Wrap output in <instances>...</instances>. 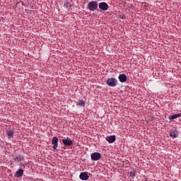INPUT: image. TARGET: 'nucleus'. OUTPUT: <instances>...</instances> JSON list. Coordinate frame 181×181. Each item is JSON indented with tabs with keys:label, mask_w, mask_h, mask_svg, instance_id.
I'll return each mask as SVG.
<instances>
[{
	"label": "nucleus",
	"mask_w": 181,
	"mask_h": 181,
	"mask_svg": "<svg viewBox=\"0 0 181 181\" xmlns=\"http://www.w3.org/2000/svg\"><path fill=\"white\" fill-rule=\"evenodd\" d=\"M181 117V113H178V114H175V115H173L170 118V121H172L173 119H176V118H179Z\"/></svg>",
	"instance_id": "obj_13"
},
{
	"label": "nucleus",
	"mask_w": 181,
	"mask_h": 181,
	"mask_svg": "<svg viewBox=\"0 0 181 181\" xmlns=\"http://www.w3.org/2000/svg\"><path fill=\"white\" fill-rule=\"evenodd\" d=\"M59 139L57 137H53L52 144L53 145V149H56L58 146Z\"/></svg>",
	"instance_id": "obj_8"
},
{
	"label": "nucleus",
	"mask_w": 181,
	"mask_h": 181,
	"mask_svg": "<svg viewBox=\"0 0 181 181\" xmlns=\"http://www.w3.org/2000/svg\"><path fill=\"white\" fill-rule=\"evenodd\" d=\"M6 134L8 139L13 138V130H7Z\"/></svg>",
	"instance_id": "obj_14"
},
{
	"label": "nucleus",
	"mask_w": 181,
	"mask_h": 181,
	"mask_svg": "<svg viewBox=\"0 0 181 181\" xmlns=\"http://www.w3.org/2000/svg\"><path fill=\"white\" fill-rule=\"evenodd\" d=\"M62 144H64L65 146H71V145H73V141L67 137V139H62Z\"/></svg>",
	"instance_id": "obj_4"
},
{
	"label": "nucleus",
	"mask_w": 181,
	"mask_h": 181,
	"mask_svg": "<svg viewBox=\"0 0 181 181\" xmlns=\"http://www.w3.org/2000/svg\"><path fill=\"white\" fill-rule=\"evenodd\" d=\"M97 8H98V3L95 1H90L88 4V9L91 12H94V11L97 10Z\"/></svg>",
	"instance_id": "obj_1"
},
{
	"label": "nucleus",
	"mask_w": 181,
	"mask_h": 181,
	"mask_svg": "<svg viewBox=\"0 0 181 181\" xmlns=\"http://www.w3.org/2000/svg\"><path fill=\"white\" fill-rule=\"evenodd\" d=\"M99 9H100L101 11H107L108 4L105 2H100L99 4Z\"/></svg>",
	"instance_id": "obj_5"
},
{
	"label": "nucleus",
	"mask_w": 181,
	"mask_h": 181,
	"mask_svg": "<svg viewBox=\"0 0 181 181\" xmlns=\"http://www.w3.org/2000/svg\"><path fill=\"white\" fill-rule=\"evenodd\" d=\"M177 131L176 129L174 130H171V132H170V136L171 138H177Z\"/></svg>",
	"instance_id": "obj_11"
},
{
	"label": "nucleus",
	"mask_w": 181,
	"mask_h": 181,
	"mask_svg": "<svg viewBox=\"0 0 181 181\" xmlns=\"http://www.w3.org/2000/svg\"><path fill=\"white\" fill-rule=\"evenodd\" d=\"M79 178L81 179V180H88V179L90 178V176H88V174L84 172L80 174Z\"/></svg>",
	"instance_id": "obj_6"
},
{
	"label": "nucleus",
	"mask_w": 181,
	"mask_h": 181,
	"mask_svg": "<svg viewBox=\"0 0 181 181\" xmlns=\"http://www.w3.org/2000/svg\"><path fill=\"white\" fill-rule=\"evenodd\" d=\"M76 105H78V107H86V102L81 99H79L76 103Z\"/></svg>",
	"instance_id": "obj_12"
},
{
	"label": "nucleus",
	"mask_w": 181,
	"mask_h": 181,
	"mask_svg": "<svg viewBox=\"0 0 181 181\" xmlns=\"http://www.w3.org/2000/svg\"><path fill=\"white\" fill-rule=\"evenodd\" d=\"M14 160L18 163H21V162L23 160V157L22 156H18L14 158Z\"/></svg>",
	"instance_id": "obj_15"
},
{
	"label": "nucleus",
	"mask_w": 181,
	"mask_h": 181,
	"mask_svg": "<svg viewBox=\"0 0 181 181\" xmlns=\"http://www.w3.org/2000/svg\"><path fill=\"white\" fill-rule=\"evenodd\" d=\"M106 83L110 87H116L118 85V81L115 78H109L107 79Z\"/></svg>",
	"instance_id": "obj_2"
},
{
	"label": "nucleus",
	"mask_w": 181,
	"mask_h": 181,
	"mask_svg": "<svg viewBox=\"0 0 181 181\" xmlns=\"http://www.w3.org/2000/svg\"><path fill=\"white\" fill-rule=\"evenodd\" d=\"M23 172L24 171L23 169H19L14 175V177H22V176L23 175Z\"/></svg>",
	"instance_id": "obj_10"
},
{
	"label": "nucleus",
	"mask_w": 181,
	"mask_h": 181,
	"mask_svg": "<svg viewBox=\"0 0 181 181\" xmlns=\"http://www.w3.org/2000/svg\"><path fill=\"white\" fill-rule=\"evenodd\" d=\"M92 160H100L101 159V153L95 152L90 155Z\"/></svg>",
	"instance_id": "obj_3"
},
{
	"label": "nucleus",
	"mask_w": 181,
	"mask_h": 181,
	"mask_svg": "<svg viewBox=\"0 0 181 181\" xmlns=\"http://www.w3.org/2000/svg\"><path fill=\"white\" fill-rule=\"evenodd\" d=\"M116 139V136L115 135H112V136H107L105 138V140L109 143V144H114V141Z\"/></svg>",
	"instance_id": "obj_7"
},
{
	"label": "nucleus",
	"mask_w": 181,
	"mask_h": 181,
	"mask_svg": "<svg viewBox=\"0 0 181 181\" xmlns=\"http://www.w3.org/2000/svg\"><path fill=\"white\" fill-rule=\"evenodd\" d=\"M120 83H125L127 81V75L122 74L118 77Z\"/></svg>",
	"instance_id": "obj_9"
},
{
	"label": "nucleus",
	"mask_w": 181,
	"mask_h": 181,
	"mask_svg": "<svg viewBox=\"0 0 181 181\" xmlns=\"http://www.w3.org/2000/svg\"><path fill=\"white\" fill-rule=\"evenodd\" d=\"M129 175H130L131 177H135V173L131 172Z\"/></svg>",
	"instance_id": "obj_16"
}]
</instances>
